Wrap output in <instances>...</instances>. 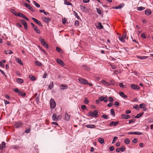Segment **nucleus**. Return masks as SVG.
<instances>
[{"label": "nucleus", "mask_w": 153, "mask_h": 153, "mask_svg": "<svg viewBox=\"0 0 153 153\" xmlns=\"http://www.w3.org/2000/svg\"><path fill=\"white\" fill-rule=\"evenodd\" d=\"M102 117L105 119H107L108 118V115L106 114H103L102 115Z\"/></svg>", "instance_id": "obj_49"}, {"label": "nucleus", "mask_w": 153, "mask_h": 153, "mask_svg": "<svg viewBox=\"0 0 153 153\" xmlns=\"http://www.w3.org/2000/svg\"><path fill=\"white\" fill-rule=\"evenodd\" d=\"M70 118V116L66 113L65 114V119L66 120L68 121L69 120Z\"/></svg>", "instance_id": "obj_30"}, {"label": "nucleus", "mask_w": 153, "mask_h": 153, "mask_svg": "<svg viewBox=\"0 0 153 153\" xmlns=\"http://www.w3.org/2000/svg\"><path fill=\"white\" fill-rule=\"evenodd\" d=\"M16 62L21 65H23V63L21 61V60L18 58H16Z\"/></svg>", "instance_id": "obj_19"}, {"label": "nucleus", "mask_w": 153, "mask_h": 153, "mask_svg": "<svg viewBox=\"0 0 153 153\" xmlns=\"http://www.w3.org/2000/svg\"><path fill=\"white\" fill-rule=\"evenodd\" d=\"M125 149V147L124 146H121V147L120 149V150L122 152H123L124 151Z\"/></svg>", "instance_id": "obj_51"}, {"label": "nucleus", "mask_w": 153, "mask_h": 153, "mask_svg": "<svg viewBox=\"0 0 153 153\" xmlns=\"http://www.w3.org/2000/svg\"><path fill=\"white\" fill-rule=\"evenodd\" d=\"M119 40L121 41V42H125L124 40V38H123V37L121 36H120L119 37Z\"/></svg>", "instance_id": "obj_43"}, {"label": "nucleus", "mask_w": 153, "mask_h": 153, "mask_svg": "<svg viewBox=\"0 0 153 153\" xmlns=\"http://www.w3.org/2000/svg\"><path fill=\"white\" fill-rule=\"evenodd\" d=\"M114 149V147L113 146H110L109 148V150L111 151H113Z\"/></svg>", "instance_id": "obj_64"}, {"label": "nucleus", "mask_w": 153, "mask_h": 153, "mask_svg": "<svg viewBox=\"0 0 153 153\" xmlns=\"http://www.w3.org/2000/svg\"><path fill=\"white\" fill-rule=\"evenodd\" d=\"M50 106L51 108H54L56 106V103L53 99H51L50 100Z\"/></svg>", "instance_id": "obj_3"}, {"label": "nucleus", "mask_w": 153, "mask_h": 153, "mask_svg": "<svg viewBox=\"0 0 153 153\" xmlns=\"http://www.w3.org/2000/svg\"><path fill=\"white\" fill-rule=\"evenodd\" d=\"M114 105L117 107L120 104L118 101H116L114 102Z\"/></svg>", "instance_id": "obj_62"}, {"label": "nucleus", "mask_w": 153, "mask_h": 153, "mask_svg": "<svg viewBox=\"0 0 153 153\" xmlns=\"http://www.w3.org/2000/svg\"><path fill=\"white\" fill-rule=\"evenodd\" d=\"M22 23V24L24 26L25 29V30H27L28 29V26L27 25V23L24 20H21L20 21Z\"/></svg>", "instance_id": "obj_8"}, {"label": "nucleus", "mask_w": 153, "mask_h": 153, "mask_svg": "<svg viewBox=\"0 0 153 153\" xmlns=\"http://www.w3.org/2000/svg\"><path fill=\"white\" fill-rule=\"evenodd\" d=\"M32 19L35 22H36L37 24H38L39 26H42V24L41 22L40 21H39L38 20H37L36 18H32Z\"/></svg>", "instance_id": "obj_11"}, {"label": "nucleus", "mask_w": 153, "mask_h": 153, "mask_svg": "<svg viewBox=\"0 0 153 153\" xmlns=\"http://www.w3.org/2000/svg\"><path fill=\"white\" fill-rule=\"evenodd\" d=\"M98 140L100 143L102 144L104 142V140L102 138H99Z\"/></svg>", "instance_id": "obj_31"}, {"label": "nucleus", "mask_w": 153, "mask_h": 153, "mask_svg": "<svg viewBox=\"0 0 153 153\" xmlns=\"http://www.w3.org/2000/svg\"><path fill=\"white\" fill-rule=\"evenodd\" d=\"M146 107V104H141L140 105V108H141L143 109Z\"/></svg>", "instance_id": "obj_41"}, {"label": "nucleus", "mask_w": 153, "mask_h": 153, "mask_svg": "<svg viewBox=\"0 0 153 153\" xmlns=\"http://www.w3.org/2000/svg\"><path fill=\"white\" fill-rule=\"evenodd\" d=\"M23 125V123L21 121L16 122L14 125V126L16 128H19L21 127Z\"/></svg>", "instance_id": "obj_4"}, {"label": "nucleus", "mask_w": 153, "mask_h": 153, "mask_svg": "<svg viewBox=\"0 0 153 153\" xmlns=\"http://www.w3.org/2000/svg\"><path fill=\"white\" fill-rule=\"evenodd\" d=\"M33 3H34L35 5L37 7H39L40 5L37 3L36 1H33Z\"/></svg>", "instance_id": "obj_52"}, {"label": "nucleus", "mask_w": 153, "mask_h": 153, "mask_svg": "<svg viewBox=\"0 0 153 153\" xmlns=\"http://www.w3.org/2000/svg\"><path fill=\"white\" fill-rule=\"evenodd\" d=\"M67 21V19L65 18L62 19V22L63 24H65Z\"/></svg>", "instance_id": "obj_55"}, {"label": "nucleus", "mask_w": 153, "mask_h": 153, "mask_svg": "<svg viewBox=\"0 0 153 153\" xmlns=\"http://www.w3.org/2000/svg\"><path fill=\"white\" fill-rule=\"evenodd\" d=\"M67 87L68 86L67 85L62 84L60 86V88L62 89H67Z\"/></svg>", "instance_id": "obj_33"}, {"label": "nucleus", "mask_w": 153, "mask_h": 153, "mask_svg": "<svg viewBox=\"0 0 153 153\" xmlns=\"http://www.w3.org/2000/svg\"><path fill=\"white\" fill-rule=\"evenodd\" d=\"M131 87L134 89L138 90L140 88L138 86L133 84H131Z\"/></svg>", "instance_id": "obj_18"}, {"label": "nucleus", "mask_w": 153, "mask_h": 153, "mask_svg": "<svg viewBox=\"0 0 153 153\" xmlns=\"http://www.w3.org/2000/svg\"><path fill=\"white\" fill-rule=\"evenodd\" d=\"M73 14L78 19H80L79 16L78 15L77 13L75 11H73Z\"/></svg>", "instance_id": "obj_29"}, {"label": "nucleus", "mask_w": 153, "mask_h": 153, "mask_svg": "<svg viewBox=\"0 0 153 153\" xmlns=\"http://www.w3.org/2000/svg\"><path fill=\"white\" fill-rule=\"evenodd\" d=\"M81 108L83 110H85L86 108V107L85 105H82L81 106Z\"/></svg>", "instance_id": "obj_58"}, {"label": "nucleus", "mask_w": 153, "mask_h": 153, "mask_svg": "<svg viewBox=\"0 0 153 153\" xmlns=\"http://www.w3.org/2000/svg\"><path fill=\"white\" fill-rule=\"evenodd\" d=\"M59 115L57 116V114H53L52 116V120L54 121H57L59 120Z\"/></svg>", "instance_id": "obj_6"}, {"label": "nucleus", "mask_w": 153, "mask_h": 153, "mask_svg": "<svg viewBox=\"0 0 153 153\" xmlns=\"http://www.w3.org/2000/svg\"><path fill=\"white\" fill-rule=\"evenodd\" d=\"M88 117H93L92 116V112L91 111H90L89 112L87 115Z\"/></svg>", "instance_id": "obj_38"}, {"label": "nucleus", "mask_w": 153, "mask_h": 153, "mask_svg": "<svg viewBox=\"0 0 153 153\" xmlns=\"http://www.w3.org/2000/svg\"><path fill=\"white\" fill-rule=\"evenodd\" d=\"M136 56L137 58L141 59H147V58L148 57L147 56H140L137 55V56Z\"/></svg>", "instance_id": "obj_24"}, {"label": "nucleus", "mask_w": 153, "mask_h": 153, "mask_svg": "<svg viewBox=\"0 0 153 153\" xmlns=\"http://www.w3.org/2000/svg\"><path fill=\"white\" fill-rule=\"evenodd\" d=\"M124 142L126 144H128L130 143V140L129 139L126 138Z\"/></svg>", "instance_id": "obj_40"}, {"label": "nucleus", "mask_w": 153, "mask_h": 153, "mask_svg": "<svg viewBox=\"0 0 153 153\" xmlns=\"http://www.w3.org/2000/svg\"><path fill=\"white\" fill-rule=\"evenodd\" d=\"M84 102L85 104H88L89 103V101L87 98H85Z\"/></svg>", "instance_id": "obj_54"}, {"label": "nucleus", "mask_w": 153, "mask_h": 153, "mask_svg": "<svg viewBox=\"0 0 153 153\" xmlns=\"http://www.w3.org/2000/svg\"><path fill=\"white\" fill-rule=\"evenodd\" d=\"M74 25L76 26H79V22L77 21L76 20L75 22L74 23Z\"/></svg>", "instance_id": "obj_46"}, {"label": "nucleus", "mask_w": 153, "mask_h": 153, "mask_svg": "<svg viewBox=\"0 0 153 153\" xmlns=\"http://www.w3.org/2000/svg\"><path fill=\"white\" fill-rule=\"evenodd\" d=\"M14 90L15 92L17 93L19 96L24 97L26 95V94L25 92L22 91H20L18 88H15Z\"/></svg>", "instance_id": "obj_2"}, {"label": "nucleus", "mask_w": 153, "mask_h": 153, "mask_svg": "<svg viewBox=\"0 0 153 153\" xmlns=\"http://www.w3.org/2000/svg\"><path fill=\"white\" fill-rule=\"evenodd\" d=\"M100 82L102 83L104 85L106 86H110L109 82L106 81L104 79L102 80Z\"/></svg>", "instance_id": "obj_12"}, {"label": "nucleus", "mask_w": 153, "mask_h": 153, "mask_svg": "<svg viewBox=\"0 0 153 153\" xmlns=\"http://www.w3.org/2000/svg\"><path fill=\"white\" fill-rule=\"evenodd\" d=\"M30 79L32 81H34L36 79L35 77L32 75H30L29 76Z\"/></svg>", "instance_id": "obj_34"}, {"label": "nucleus", "mask_w": 153, "mask_h": 153, "mask_svg": "<svg viewBox=\"0 0 153 153\" xmlns=\"http://www.w3.org/2000/svg\"><path fill=\"white\" fill-rule=\"evenodd\" d=\"M133 134L138 135H141L142 134V133L140 132H134Z\"/></svg>", "instance_id": "obj_47"}, {"label": "nucleus", "mask_w": 153, "mask_h": 153, "mask_svg": "<svg viewBox=\"0 0 153 153\" xmlns=\"http://www.w3.org/2000/svg\"><path fill=\"white\" fill-rule=\"evenodd\" d=\"M119 94L122 97L125 98H126L128 97L127 95H126L125 94L122 92H119Z\"/></svg>", "instance_id": "obj_23"}, {"label": "nucleus", "mask_w": 153, "mask_h": 153, "mask_svg": "<svg viewBox=\"0 0 153 153\" xmlns=\"http://www.w3.org/2000/svg\"><path fill=\"white\" fill-rule=\"evenodd\" d=\"M108 100L109 101L111 102H112L114 101V99L111 97H109Z\"/></svg>", "instance_id": "obj_63"}, {"label": "nucleus", "mask_w": 153, "mask_h": 153, "mask_svg": "<svg viewBox=\"0 0 153 153\" xmlns=\"http://www.w3.org/2000/svg\"><path fill=\"white\" fill-rule=\"evenodd\" d=\"M17 16L23 18L27 21L29 20V19L23 14L22 13H18Z\"/></svg>", "instance_id": "obj_9"}, {"label": "nucleus", "mask_w": 153, "mask_h": 153, "mask_svg": "<svg viewBox=\"0 0 153 153\" xmlns=\"http://www.w3.org/2000/svg\"><path fill=\"white\" fill-rule=\"evenodd\" d=\"M81 9L82 11H84V12H86L87 11V8L84 6H81Z\"/></svg>", "instance_id": "obj_35"}, {"label": "nucleus", "mask_w": 153, "mask_h": 153, "mask_svg": "<svg viewBox=\"0 0 153 153\" xmlns=\"http://www.w3.org/2000/svg\"><path fill=\"white\" fill-rule=\"evenodd\" d=\"M124 6V3H121L120 4L119 6H118L119 9H121Z\"/></svg>", "instance_id": "obj_56"}, {"label": "nucleus", "mask_w": 153, "mask_h": 153, "mask_svg": "<svg viewBox=\"0 0 153 153\" xmlns=\"http://www.w3.org/2000/svg\"><path fill=\"white\" fill-rule=\"evenodd\" d=\"M145 9V7H137V10L139 11H142L143 10Z\"/></svg>", "instance_id": "obj_39"}, {"label": "nucleus", "mask_w": 153, "mask_h": 153, "mask_svg": "<svg viewBox=\"0 0 153 153\" xmlns=\"http://www.w3.org/2000/svg\"><path fill=\"white\" fill-rule=\"evenodd\" d=\"M56 61L60 65L62 66H64L65 64L63 62L59 59H56Z\"/></svg>", "instance_id": "obj_15"}, {"label": "nucleus", "mask_w": 153, "mask_h": 153, "mask_svg": "<svg viewBox=\"0 0 153 153\" xmlns=\"http://www.w3.org/2000/svg\"><path fill=\"white\" fill-rule=\"evenodd\" d=\"M25 6L26 7H27L29 10H33V8L30 5L27 3H25Z\"/></svg>", "instance_id": "obj_26"}, {"label": "nucleus", "mask_w": 153, "mask_h": 153, "mask_svg": "<svg viewBox=\"0 0 153 153\" xmlns=\"http://www.w3.org/2000/svg\"><path fill=\"white\" fill-rule=\"evenodd\" d=\"M53 87V82H51L49 85V88L50 89H52Z\"/></svg>", "instance_id": "obj_48"}, {"label": "nucleus", "mask_w": 153, "mask_h": 153, "mask_svg": "<svg viewBox=\"0 0 153 153\" xmlns=\"http://www.w3.org/2000/svg\"><path fill=\"white\" fill-rule=\"evenodd\" d=\"M5 143L4 142H3L1 144H0V149L2 150L3 148L5 147Z\"/></svg>", "instance_id": "obj_21"}, {"label": "nucleus", "mask_w": 153, "mask_h": 153, "mask_svg": "<svg viewBox=\"0 0 153 153\" xmlns=\"http://www.w3.org/2000/svg\"><path fill=\"white\" fill-rule=\"evenodd\" d=\"M64 4L68 5H71L72 6H73L72 4L71 3L68 1L67 0H65L64 1Z\"/></svg>", "instance_id": "obj_27"}, {"label": "nucleus", "mask_w": 153, "mask_h": 153, "mask_svg": "<svg viewBox=\"0 0 153 153\" xmlns=\"http://www.w3.org/2000/svg\"><path fill=\"white\" fill-rule=\"evenodd\" d=\"M143 114V112L141 113L140 114H138L136 116L134 117V118H139Z\"/></svg>", "instance_id": "obj_32"}, {"label": "nucleus", "mask_w": 153, "mask_h": 153, "mask_svg": "<svg viewBox=\"0 0 153 153\" xmlns=\"http://www.w3.org/2000/svg\"><path fill=\"white\" fill-rule=\"evenodd\" d=\"M121 117L123 119H127L130 118L131 116L130 115H126L125 114H123L121 115Z\"/></svg>", "instance_id": "obj_16"}, {"label": "nucleus", "mask_w": 153, "mask_h": 153, "mask_svg": "<svg viewBox=\"0 0 153 153\" xmlns=\"http://www.w3.org/2000/svg\"><path fill=\"white\" fill-rule=\"evenodd\" d=\"M133 108L134 109H136L137 110H139V105H136L134 106L133 107Z\"/></svg>", "instance_id": "obj_60"}, {"label": "nucleus", "mask_w": 153, "mask_h": 153, "mask_svg": "<svg viewBox=\"0 0 153 153\" xmlns=\"http://www.w3.org/2000/svg\"><path fill=\"white\" fill-rule=\"evenodd\" d=\"M42 20L43 21L46 23H48L49 22L51 21V19L49 18H45V17H42Z\"/></svg>", "instance_id": "obj_10"}, {"label": "nucleus", "mask_w": 153, "mask_h": 153, "mask_svg": "<svg viewBox=\"0 0 153 153\" xmlns=\"http://www.w3.org/2000/svg\"><path fill=\"white\" fill-rule=\"evenodd\" d=\"M31 25L33 27L34 30L36 31V32L38 33H40L41 31L40 30H39L37 27L34 25L32 23H31Z\"/></svg>", "instance_id": "obj_7"}, {"label": "nucleus", "mask_w": 153, "mask_h": 153, "mask_svg": "<svg viewBox=\"0 0 153 153\" xmlns=\"http://www.w3.org/2000/svg\"><path fill=\"white\" fill-rule=\"evenodd\" d=\"M5 53L6 54H11L13 53V52L10 50L4 51Z\"/></svg>", "instance_id": "obj_37"}, {"label": "nucleus", "mask_w": 153, "mask_h": 153, "mask_svg": "<svg viewBox=\"0 0 153 153\" xmlns=\"http://www.w3.org/2000/svg\"><path fill=\"white\" fill-rule=\"evenodd\" d=\"M97 13L98 14H100L101 13V10L100 9L96 8Z\"/></svg>", "instance_id": "obj_57"}, {"label": "nucleus", "mask_w": 153, "mask_h": 153, "mask_svg": "<svg viewBox=\"0 0 153 153\" xmlns=\"http://www.w3.org/2000/svg\"><path fill=\"white\" fill-rule=\"evenodd\" d=\"M82 68H85V69L86 70H89L90 69L89 67H88V66H87V65H82Z\"/></svg>", "instance_id": "obj_45"}, {"label": "nucleus", "mask_w": 153, "mask_h": 153, "mask_svg": "<svg viewBox=\"0 0 153 153\" xmlns=\"http://www.w3.org/2000/svg\"><path fill=\"white\" fill-rule=\"evenodd\" d=\"M111 114L113 116H115V114L114 113V109H112L111 110Z\"/></svg>", "instance_id": "obj_42"}, {"label": "nucleus", "mask_w": 153, "mask_h": 153, "mask_svg": "<svg viewBox=\"0 0 153 153\" xmlns=\"http://www.w3.org/2000/svg\"><path fill=\"white\" fill-rule=\"evenodd\" d=\"M35 64L37 66H42V64L39 62L36 61L35 62Z\"/></svg>", "instance_id": "obj_36"}, {"label": "nucleus", "mask_w": 153, "mask_h": 153, "mask_svg": "<svg viewBox=\"0 0 153 153\" xmlns=\"http://www.w3.org/2000/svg\"><path fill=\"white\" fill-rule=\"evenodd\" d=\"M85 126L89 128H95L96 127V126L94 125H92V124H89Z\"/></svg>", "instance_id": "obj_20"}, {"label": "nucleus", "mask_w": 153, "mask_h": 153, "mask_svg": "<svg viewBox=\"0 0 153 153\" xmlns=\"http://www.w3.org/2000/svg\"><path fill=\"white\" fill-rule=\"evenodd\" d=\"M39 48L40 49V50H41V51H43L44 53L45 54H46L47 53V52L44 50L43 49V48L41 47H40V46H39Z\"/></svg>", "instance_id": "obj_59"}, {"label": "nucleus", "mask_w": 153, "mask_h": 153, "mask_svg": "<svg viewBox=\"0 0 153 153\" xmlns=\"http://www.w3.org/2000/svg\"><path fill=\"white\" fill-rule=\"evenodd\" d=\"M117 137H114L113 138V140L112 142V143H114L117 141Z\"/></svg>", "instance_id": "obj_53"}, {"label": "nucleus", "mask_w": 153, "mask_h": 153, "mask_svg": "<svg viewBox=\"0 0 153 153\" xmlns=\"http://www.w3.org/2000/svg\"><path fill=\"white\" fill-rule=\"evenodd\" d=\"M104 99V97L102 96L100 97L99 98V100L100 101H103V100Z\"/></svg>", "instance_id": "obj_61"}, {"label": "nucleus", "mask_w": 153, "mask_h": 153, "mask_svg": "<svg viewBox=\"0 0 153 153\" xmlns=\"http://www.w3.org/2000/svg\"><path fill=\"white\" fill-rule=\"evenodd\" d=\"M119 123L118 121L114 122L112 121L109 124L110 126H116Z\"/></svg>", "instance_id": "obj_17"}, {"label": "nucleus", "mask_w": 153, "mask_h": 153, "mask_svg": "<svg viewBox=\"0 0 153 153\" xmlns=\"http://www.w3.org/2000/svg\"><path fill=\"white\" fill-rule=\"evenodd\" d=\"M96 27L99 29H101L103 28V27L101 23L100 22H98L96 24Z\"/></svg>", "instance_id": "obj_14"}, {"label": "nucleus", "mask_w": 153, "mask_h": 153, "mask_svg": "<svg viewBox=\"0 0 153 153\" xmlns=\"http://www.w3.org/2000/svg\"><path fill=\"white\" fill-rule=\"evenodd\" d=\"M151 13V11L149 9L146 10L145 11V14L146 15L149 16L150 15Z\"/></svg>", "instance_id": "obj_28"}, {"label": "nucleus", "mask_w": 153, "mask_h": 153, "mask_svg": "<svg viewBox=\"0 0 153 153\" xmlns=\"http://www.w3.org/2000/svg\"><path fill=\"white\" fill-rule=\"evenodd\" d=\"M79 81L81 84L85 85H87L88 82L84 78H79L78 79Z\"/></svg>", "instance_id": "obj_5"}, {"label": "nucleus", "mask_w": 153, "mask_h": 153, "mask_svg": "<svg viewBox=\"0 0 153 153\" xmlns=\"http://www.w3.org/2000/svg\"><path fill=\"white\" fill-rule=\"evenodd\" d=\"M11 12L15 16H17V13L16 12V11L14 10L13 9H12L11 10Z\"/></svg>", "instance_id": "obj_50"}, {"label": "nucleus", "mask_w": 153, "mask_h": 153, "mask_svg": "<svg viewBox=\"0 0 153 153\" xmlns=\"http://www.w3.org/2000/svg\"><path fill=\"white\" fill-rule=\"evenodd\" d=\"M39 41L41 42V44L44 47L48 48V45L47 43L44 41V39L41 37L39 38Z\"/></svg>", "instance_id": "obj_1"}, {"label": "nucleus", "mask_w": 153, "mask_h": 153, "mask_svg": "<svg viewBox=\"0 0 153 153\" xmlns=\"http://www.w3.org/2000/svg\"><path fill=\"white\" fill-rule=\"evenodd\" d=\"M98 111L97 110L94 111L93 112H92V116L93 117L97 118L98 117L99 115L98 114Z\"/></svg>", "instance_id": "obj_13"}, {"label": "nucleus", "mask_w": 153, "mask_h": 153, "mask_svg": "<svg viewBox=\"0 0 153 153\" xmlns=\"http://www.w3.org/2000/svg\"><path fill=\"white\" fill-rule=\"evenodd\" d=\"M16 81L17 83L19 84L22 83L24 82L23 79L19 78H17Z\"/></svg>", "instance_id": "obj_25"}, {"label": "nucleus", "mask_w": 153, "mask_h": 153, "mask_svg": "<svg viewBox=\"0 0 153 153\" xmlns=\"http://www.w3.org/2000/svg\"><path fill=\"white\" fill-rule=\"evenodd\" d=\"M114 81L113 79H111L110 80V82H109V83L110 84V85H114Z\"/></svg>", "instance_id": "obj_44"}, {"label": "nucleus", "mask_w": 153, "mask_h": 153, "mask_svg": "<svg viewBox=\"0 0 153 153\" xmlns=\"http://www.w3.org/2000/svg\"><path fill=\"white\" fill-rule=\"evenodd\" d=\"M56 51L59 53H63V52L62 50L58 47H56Z\"/></svg>", "instance_id": "obj_22"}]
</instances>
